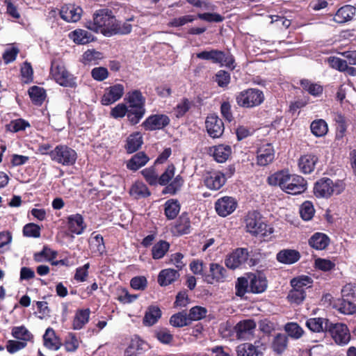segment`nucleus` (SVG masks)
Wrapping results in <instances>:
<instances>
[{
	"mask_svg": "<svg viewBox=\"0 0 356 356\" xmlns=\"http://www.w3.org/2000/svg\"><path fill=\"white\" fill-rule=\"evenodd\" d=\"M268 183L271 186H278L285 193L298 195L307 190V181L301 176L290 174L289 170L278 171L268 177Z\"/></svg>",
	"mask_w": 356,
	"mask_h": 356,
	"instance_id": "nucleus-1",
	"label": "nucleus"
},
{
	"mask_svg": "<svg viewBox=\"0 0 356 356\" xmlns=\"http://www.w3.org/2000/svg\"><path fill=\"white\" fill-rule=\"evenodd\" d=\"M115 22V18L112 11L108 8H103L94 13L93 20L87 22L86 26L94 32L109 37L110 33H108V30L112 29Z\"/></svg>",
	"mask_w": 356,
	"mask_h": 356,
	"instance_id": "nucleus-2",
	"label": "nucleus"
},
{
	"mask_svg": "<svg viewBox=\"0 0 356 356\" xmlns=\"http://www.w3.org/2000/svg\"><path fill=\"white\" fill-rule=\"evenodd\" d=\"M245 224L247 232L255 236H268L273 232V229L264 222L261 214L256 211L248 213Z\"/></svg>",
	"mask_w": 356,
	"mask_h": 356,
	"instance_id": "nucleus-3",
	"label": "nucleus"
},
{
	"mask_svg": "<svg viewBox=\"0 0 356 356\" xmlns=\"http://www.w3.org/2000/svg\"><path fill=\"white\" fill-rule=\"evenodd\" d=\"M127 100L129 121L131 124H136L145 113V98L139 90H135L128 93Z\"/></svg>",
	"mask_w": 356,
	"mask_h": 356,
	"instance_id": "nucleus-4",
	"label": "nucleus"
},
{
	"mask_svg": "<svg viewBox=\"0 0 356 356\" xmlns=\"http://www.w3.org/2000/svg\"><path fill=\"white\" fill-rule=\"evenodd\" d=\"M312 280L308 276L293 278L291 281L292 289L289 291L287 298L291 302L300 304L306 297L305 290L312 286Z\"/></svg>",
	"mask_w": 356,
	"mask_h": 356,
	"instance_id": "nucleus-5",
	"label": "nucleus"
},
{
	"mask_svg": "<svg viewBox=\"0 0 356 356\" xmlns=\"http://www.w3.org/2000/svg\"><path fill=\"white\" fill-rule=\"evenodd\" d=\"M197 58L205 60H211L212 63L219 64L221 67H226L230 70L235 68V60L230 54H226L218 49L203 51L196 54Z\"/></svg>",
	"mask_w": 356,
	"mask_h": 356,
	"instance_id": "nucleus-6",
	"label": "nucleus"
},
{
	"mask_svg": "<svg viewBox=\"0 0 356 356\" xmlns=\"http://www.w3.org/2000/svg\"><path fill=\"white\" fill-rule=\"evenodd\" d=\"M50 74L60 86L67 88L76 86V78L70 74L61 63L54 61L51 63Z\"/></svg>",
	"mask_w": 356,
	"mask_h": 356,
	"instance_id": "nucleus-7",
	"label": "nucleus"
},
{
	"mask_svg": "<svg viewBox=\"0 0 356 356\" xmlns=\"http://www.w3.org/2000/svg\"><path fill=\"white\" fill-rule=\"evenodd\" d=\"M343 190V184L341 181L334 183L332 179L323 177L315 184L314 194L318 197H329L333 194H339Z\"/></svg>",
	"mask_w": 356,
	"mask_h": 356,
	"instance_id": "nucleus-8",
	"label": "nucleus"
},
{
	"mask_svg": "<svg viewBox=\"0 0 356 356\" xmlns=\"http://www.w3.org/2000/svg\"><path fill=\"white\" fill-rule=\"evenodd\" d=\"M49 154L53 161L65 166L74 164L77 158L75 150L63 145H57Z\"/></svg>",
	"mask_w": 356,
	"mask_h": 356,
	"instance_id": "nucleus-9",
	"label": "nucleus"
},
{
	"mask_svg": "<svg viewBox=\"0 0 356 356\" xmlns=\"http://www.w3.org/2000/svg\"><path fill=\"white\" fill-rule=\"evenodd\" d=\"M236 102L242 107L252 108L260 105L264 100L262 91L257 88L244 90L236 95Z\"/></svg>",
	"mask_w": 356,
	"mask_h": 356,
	"instance_id": "nucleus-10",
	"label": "nucleus"
},
{
	"mask_svg": "<svg viewBox=\"0 0 356 356\" xmlns=\"http://www.w3.org/2000/svg\"><path fill=\"white\" fill-rule=\"evenodd\" d=\"M327 332L331 334L334 341L339 345L347 344L350 339V334L348 327L343 323L328 324Z\"/></svg>",
	"mask_w": 356,
	"mask_h": 356,
	"instance_id": "nucleus-11",
	"label": "nucleus"
},
{
	"mask_svg": "<svg viewBox=\"0 0 356 356\" xmlns=\"http://www.w3.org/2000/svg\"><path fill=\"white\" fill-rule=\"evenodd\" d=\"M227 277V270L222 266L217 263H211L209 272L205 275L204 280L208 284H213L225 282Z\"/></svg>",
	"mask_w": 356,
	"mask_h": 356,
	"instance_id": "nucleus-12",
	"label": "nucleus"
},
{
	"mask_svg": "<svg viewBox=\"0 0 356 356\" xmlns=\"http://www.w3.org/2000/svg\"><path fill=\"white\" fill-rule=\"evenodd\" d=\"M248 251L246 248H237L225 259V265L228 268L236 269L244 265L248 259Z\"/></svg>",
	"mask_w": 356,
	"mask_h": 356,
	"instance_id": "nucleus-13",
	"label": "nucleus"
},
{
	"mask_svg": "<svg viewBox=\"0 0 356 356\" xmlns=\"http://www.w3.org/2000/svg\"><path fill=\"white\" fill-rule=\"evenodd\" d=\"M236 207V200L234 197L228 196L218 199L215 203L216 211L222 217H225L233 213Z\"/></svg>",
	"mask_w": 356,
	"mask_h": 356,
	"instance_id": "nucleus-14",
	"label": "nucleus"
},
{
	"mask_svg": "<svg viewBox=\"0 0 356 356\" xmlns=\"http://www.w3.org/2000/svg\"><path fill=\"white\" fill-rule=\"evenodd\" d=\"M205 124L207 133L211 137L219 138L223 134L224 124L216 115L211 114L207 116Z\"/></svg>",
	"mask_w": 356,
	"mask_h": 356,
	"instance_id": "nucleus-15",
	"label": "nucleus"
},
{
	"mask_svg": "<svg viewBox=\"0 0 356 356\" xmlns=\"http://www.w3.org/2000/svg\"><path fill=\"white\" fill-rule=\"evenodd\" d=\"M82 13V8L74 4H65L60 10V17L70 23L78 22L81 19Z\"/></svg>",
	"mask_w": 356,
	"mask_h": 356,
	"instance_id": "nucleus-16",
	"label": "nucleus"
},
{
	"mask_svg": "<svg viewBox=\"0 0 356 356\" xmlns=\"http://www.w3.org/2000/svg\"><path fill=\"white\" fill-rule=\"evenodd\" d=\"M255 327L256 323L252 319H246L239 321L235 327L238 339L243 340L250 339L253 336Z\"/></svg>",
	"mask_w": 356,
	"mask_h": 356,
	"instance_id": "nucleus-17",
	"label": "nucleus"
},
{
	"mask_svg": "<svg viewBox=\"0 0 356 356\" xmlns=\"http://www.w3.org/2000/svg\"><path fill=\"white\" fill-rule=\"evenodd\" d=\"M275 158V150L270 143H265L259 147L257 151V164L266 166L273 162Z\"/></svg>",
	"mask_w": 356,
	"mask_h": 356,
	"instance_id": "nucleus-18",
	"label": "nucleus"
},
{
	"mask_svg": "<svg viewBox=\"0 0 356 356\" xmlns=\"http://www.w3.org/2000/svg\"><path fill=\"white\" fill-rule=\"evenodd\" d=\"M170 118L166 115L157 114L148 117L143 122V126L146 130L161 129L168 125Z\"/></svg>",
	"mask_w": 356,
	"mask_h": 356,
	"instance_id": "nucleus-19",
	"label": "nucleus"
},
{
	"mask_svg": "<svg viewBox=\"0 0 356 356\" xmlns=\"http://www.w3.org/2000/svg\"><path fill=\"white\" fill-rule=\"evenodd\" d=\"M124 86L118 83L107 88L102 97V103L104 105H110L119 100L123 95Z\"/></svg>",
	"mask_w": 356,
	"mask_h": 356,
	"instance_id": "nucleus-20",
	"label": "nucleus"
},
{
	"mask_svg": "<svg viewBox=\"0 0 356 356\" xmlns=\"http://www.w3.org/2000/svg\"><path fill=\"white\" fill-rule=\"evenodd\" d=\"M226 181L225 176L220 171H214L208 173L204 179L205 186L211 189L217 191L220 189Z\"/></svg>",
	"mask_w": 356,
	"mask_h": 356,
	"instance_id": "nucleus-21",
	"label": "nucleus"
},
{
	"mask_svg": "<svg viewBox=\"0 0 356 356\" xmlns=\"http://www.w3.org/2000/svg\"><path fill=\"white\" fill-rule=\"evenodd\" d=\"M318 161V157L313 154H304L298 159L299 169L304 174H310L314 170Z\"/></svg>",
	"mask_w": 356,
	"mask_h": 356,
	"instance_id": "nucleus-22",
	"label": "nucleus"
},
{
	"mask_svg": "<svg viewBox=\"0 0 356 356\" xmlns=\"http://www.w3.org/2000/svg\"><path fill=\"white\" fill-rule=\"evenodd\" d=\"M191 221L188 214L183 213L172 227V232L177 235L187 234L191 232Z\"/></svg>",
	"mask_w": 356,
	"mask_h": 356,
	"instance_id": "nucleus-23",
	"label": "nucleus"
},
{
	"mask_svg": "<svg viewBox=\"0 0 356 356\" xmlns=\"http://www.w3.org/2000/svg\"><path fill=\"white\" fill-rule=\"evenodd\" d=\"M259 341H255L254 345L249 343H244L236 347L238 356H261L262 352L259 348Z\"/></svg>",
	"mask_w": 356,
	"mask_h": 356,
	"instance_id": "nucleus-24",
	"label": "nucleus"
},
{
	"mask_svg": "<svg viewBox=\"0 0 356 356\" xmlns=\"http://www.w3.org/2000/svg\"><path fill=\"white\" fill-rule=\"evenodd\" d=\"M210 153L218 163L225 162L232 154V147L227 145H219L210 149Z\"/></svg>",
	"mask_w": 356,
	"mask_h": 356,
	"instance_id": "nucleus-25",
	"label": "nucleus"
},
{
	"mask_svg": "<svg viewBox=\"0 0 356 356\" xmlns=\"http://www.w3.org/2000/svg\"><path fill=\"white\" fill-rule=\"evenodd\" d=\"M67 226L69 230L76 234H81L86 228L83 218L81 214L76 213L67 217Z\"/></svg>",
	"mask_w": 356,
	"mask_h": 356,
	"instance_id": "nucleus-26",
	"label": "nucleus"
},
{
	"mask_svg": "<svg viewBox=\"0 0 356 356\" xmlns=\"http://www.w3.org/2000/svg\"><path fill=\"white\" fill-rule=\"evenodd\" d=\"M355 8L353 6H344L337 10L333 20L339 24L345 23L353 19L355 15Z\"/></svg>",
	"mask_w": 356,
	"mask_h": 356,
	"instance_id": "nucleus-27",
	"label": "nucleus"
},
{
	"mask_svg": "<svg viewBox=\"0 0 356 356\" xmlns=\"http://www.w3.org/2000/svg\"><path fill=\"white\" fill-rule=\"evenodd\" d=\"M277 259L279 262L286 264H292L298 261L300 255L298 251L291 249L280 250L277 254Z\"/></svg>",
	"mask_w": 356,
	"mask_h": 356,
	"instance_id": "nucleus-28",
	"label": "nucleus"
},
{
	"mask_svg": "<svg viewBox=\"0 0 356 356\" xmlns=\"http://www.w3.org/2000/svg\"><path fill=\"white\" fill-rule=\"evenodd\" d=\"M329 243V237L325 234L321 232L314 233L309 239V245L318 250L325 249Z\"/></svg>",
	"mask_w": 356,
	"mask_h": 356,
	"instance_id": "nucleus-29",
	"label": "nucleus"
},
{
	"mask_svg": "<svg viewBox=\"0 0 356 356\" xmlns=\"http://www.w3.org/2000/svg\"><path fill=\"white\" fill-rule=\"evenodd\" d=\"M179 277V273L177 270L166 268L159 273L158 283L162 286H168L177 280Z\"/></svg>",
	"mask_w": 356,
	"mask_h": 356,
	"instance_id": "nucleus-30",
	"label": "nucleus"
},
{
	"mask_svg": "<svg viewBox=\"0 0 356 356\" xmlns=\"http://www.w3.org/2000/svg\"><path fill=\"white\" fill-rule=\"evenodd\" d=\"M267 288V280L261 275H252L250 277V292L261 293Z\"/></svg>",
	"mask_w": 356,
	"mask_h": 356,
	"instance_id": "nucleus-31",
	"label": "nucleus"
},
{
	"mask_svg": "<svg viewBox=\"0 0 356 356\" xmlns=\"http://www.w3.org/2000/svg\"><path fill=\"white\" fill-rule=\"evenodd\" d=\"M330 321L323 318H312L307 321V327L312 332H327Z\"/></svg>",
	"mask_w": 356,
	"mask_h": 356,
	"instance_id": "nucleus-32",
	"label": "nucleus"
},
{
	"mask_svg": "<svg viewBox=\"0 0 356 356\" xmlns=\"http://www.w3.org/2000/svg\"><path fill=\"white\" fill-rule=\"evenodd\" d=\"M69 37L77 44H86L93 40V35L88 31L76 29L69 34Z\"/></svg>",
	"mask_w": 356,
	"mask_h": 356,
	"instance_id": "nucleus-33",
	"label": "nucleus"
},
{
	"mask_svg": "<svg viewBox=\"0 0 356 356\" xmlns=\"http://www.w3.org/2000/svg\"><path fill=\"white\" fill-rule=\"evenodd\" d=\"M161 316V311L157 306H149L143 318V324L146 326L154 325Z\"/></svg>",
	"mask_w": 356,
	"mask_h": 356,
	"instance_id": "nucleus-34",
	"label": "nucleus"
},
{
	"mask_svg": "<svg viewBox=\"0 0 356 356\" xmlns=\"http://www.w3.org/2000/svg\"><path fill=\"white\" fill-rule=\"evenodd\" d=\"M143 136L140 132L131 134L127 139L125 149L129 154L136 152L143 145Z\"/></svg>",
	"mask_w": 356,
	"mask_h": 356,
	"instance_id": "nucleus-35",
	"label": "nucleus"
},
{
	"mask_svg": "<svg viewBox=\"0 0 356 356\" xmlns=\"http://www.w3.org/2000/svg\"><path fill=\"white\" fill-rule=\"evenodd\" d=\"M149 161L148 156L143 152L134 155L127 163V167L131 170L136 171L144 166Z\"/></svg>",
	"mask_w": 356,
	"mask_h": 356,
	"instance_id": "nucleus-36",
	"label": "nucleus"
},
{
	"mask_svg": "<svg viewBox=\"0 0 356 356\" xmlns=\"http://www.w3.org/2000/svg\"><path fill=\"white\" fill-rule=\"evenodd\" d=\"M146 343L138 337L131 339L130 343L125 350L126 356H136L138 353L146 348Z\"/></svg>",
	"mask_w": 356,
	"mask_h": 356,
	"instance_id": "nucleus-37",
	"label": "nucleus"
},
{
	"mask_svg": "<svg viewBox=\"0 0 356 356\" xmlns=\"http://www.w3.org/2000/svg\"><path fill=\"white\" fill-rule=\"evenodd\" d=\"M310 129L316 137H323L327 134L328 126L324 120L318 119L314 120L311 123Z\"/></svg>",
	"mask_w": 356,
	"mask_h": 356,
	"instance_id": "nucleus-38",
	"label": "nucleus"
},
{
	"mask_svg": "<svg viewBox=\"0 0 356 356\" xmlns=\"http://www.w3.org/2000/svg\"><path fill=\"white\" fill-rule=\"evenodd\" d=\"M170 243L165 241L160 240L155 243L152 249V255L154 259H160L163 258L168 252Z\"/></svg>",
	"mask_w": 356,
	"mask_h": 356,
	"instance_id": "nucleus-39",
	"label": "nucleus"
},
{
	"mask_svg": "<svg viewBox=\"0 0 356 356\" xmlns=\"http://www.w3.org/2000/svg\"><path fill=\"white\" fill-rule=\"evenodd\" d=\"M90 309L79 310L73 321V328L74 330H81L88 322L90 316Z\"/></svg>",
	"mask_w": 356,
	"mask_h": 356,
	"instance_id": "nucleus-40",
	"label": "nucleus"
},
{
	"mask_svg": "<svg viewBox=\"0 0 356 356\" xmlns=\"http://www.w3.org/2000/svg\"><path fill=\"white\" fill-rule=\"evenodd\" d=\"M44 345L49 349L58 350L59 344L54 330L48 327L43 335Z\"/></svg>",
	"mask_w": 356,
	"mask_h": 356,
	"instance_id": "nucleus-41",
	"label": "nucleus"
},
{
	"mask_svg": "<svg viewBox=\"0 0 356 356\" xmlns=\"http://www.w3.org/2000/svg\"><path fill=\"white\" fill-rule=\"evenodd\" d=\"M165 215L169 220L175 219L180 211V204L177 200H169L164 204Z\"/></svg>",
	"mask_w": 356,
	"mask_h": 356,
	"instance_id": "nucleus-42",
	"label": "nucleus"
},
{
	"mask_svg": "<svg viewBox=\"0 0 356 356\" xmlns=\"http://www.w3.org/2000/svg\"><path fill=\"white\" fill-rule=\"evenodd\" d=\"M131 29L132 26L127 21L117 22L115 19L112 29L110 31L108 30V33H110V36L116 34L125 35L129 33L131 31Z\"/></svg>",
	"mask_w": 356,
	"mask_h": 356,
	"instance_id": "nucleus-43",
	"label": "nucleus"
},
{
	"mask_svg": "<svg viewBox=\"0 0 356 356\" xmlns=\"http://www.w3.org/2000/svg\"><path fill=\"white\" fill-rule=\"evenodd\" d=\"M336 307L343 314H353L356 312L355 302L343 298L337 303Z\"/></svg>",
	"mask_w": 356,
	"mask_h": 356,
	"instance_id": "nucleus-44",
	"label": "nucleus"
},
{
	"mask_svg": "<svg viewBox=\"0 0 356 356\" xmlns=\"http://www.w3.org/2000/svg\"><path fill=\"white\" fill-rule=\"evenodd\" d=\"M130 194L136 199L147 197L150 195L147 186L140 181H137L131 186Z\"/></svg>",
	"mask_w": 356,
	"mask_h": 356,
	"instance_id": "nucleus-45",
	"label": "nucleus"
},
{
	"mask_svg": "<svg viewBox=\"0 0 356 356\" xmlns=\"http://www.w3.org/2000/svg\"><path fill=\"white\" fill-rule=\"evenodd\" d=\"M288 337L284 334H277L273 339L272 348L278 354L282 353L286 348Z\"/></svg>",
	"mask_w": 356,
	"mask_h": 356,
	"instance_id": "nucleus-46",
	"label": "nucleus"
},
{
	"mask_svg": "<svg viewBox=\"0 0 356 356\" xmlns=\"http://www.w3.org/2000/svg\"><path fill=\"white\" fill-rule=\"evenodd\" d=\"M300 86L302 89L313 96H318L323 92V87L316 83H312L308 79H302Z\"/></svg>",
	"mask_w": 356,
	"mask_h": 356,
	"instance_id": "nucleus-47",
	"label": "nucleus"
},
{
	"mask_svg": "<svg viewBox=\"0 0 356 356\" xmlns=\"http://www.w3.org/2000/svg\"><path fill=\"white\" fill-rule=\"evenodd\" d=\"M29 95L32 102L37 105H41L46 97L45 90L38 86L31 87L29 90Z\"/></svg>",
	"mask_w": 356,
	"mask_h": 356,
	"instance_id": "nucleus-48",
	"label": "nucleus"
},
{
	"mask_svg": "<svg viewBox=\"0 0 356 356\" xmlns=\"http://www.w3.org/2000/svg\"><path fill=\"white\" fill-rule=\"evenodd\" d=\"M189 321L188 316L184 312L172 315L170 319V325L176 327L186 326L189 323Z\"/></svg>",
	"mask_w": 356,
	"mask_h": 356,
	"instance_id": "nucleus-49",
	"label": "nucleus"
},
{
	"mask_svg": "<svg viewBox=\"0 0 356 356\" xmlns=\"http://www.w3.org/2000/svg\"><path fill=\"white\" fill-rule=\"evenodd\" d=\"M12 335L17 339L26 342L32 339L33 335L24 326L14 327L12 329Z\"/></svg>",
	"mask_w": 356,
	"mask_h": 356,
	"instance_id": "nucleus-50",
	"label": "nucleus"
},
{
	"mask_svg": "<svg viewBox=\"0 0 356 356\" xmlns=\"http://www.w3.org/2000/svg\"><path fill=\"white\" fill-rule=\"evenodd\" d=\"M57 252L49 248L44 246L42 250L34 254V259L37 262H42L44 260L51 261L56 258Z\"/></svg>",
	"mask_w": 356,
	"mask_h": 356,
	"instance_id": "nucleus-51",
	"label": "nucleus"
},
{
	"mask_svg": "<svg viewBox=\"0 0 356 356\" xmlns=\"http://www.w3.org/2000/svg\"><path fill=\"white\" fill-rule=\"evenodd\" d=\"M235 289L236 295L238 297H243L247 292L250 291V282L245 277H238L236 282Z\"/></svg>",
	"mask_w": 356,
	"mask_h": 356,
	"instance_id": "nucleus-52",
	"label": "nucleus"
},
{
	"mask_svg": "<svg viewBox=\"0 0 356 356\" xmlns=\"http://www.w3.org/2000/svg\"><path fill=\"white\" fill-rule=\"evenodd\" d=\"M314 209L312 202H305L300 208V214L304 220H311L314 214Z\"/></svg>",
	"mask_w": 356,
	"mask_h": 356,
	"instance_id": "nucleus-53",
	"label": "nucleus"
},
{
	"mask_svg": "<svg viewBox=\"0 0 356 356\" xmlns=\"http://www.w3.org/2000/svg\"><path fill=\"white\" fill-rule=\"evenodd\" d=\"M341 296L346 300L356 302V284L349 283L341 289Z\"/></svg>",
	"mask_w": 356,
	"mask_h": 356,
	"instance_id": "nucleus-54",
	"label": "nucleus"
},
{
	"mask_svg": "<svg viewBox=\"0 0 356 356\" xmlns=\"http://www.w3.org/2000/svg\"><path fill=\"white\" fill-rule=\"evenodd\" d=\"M183 183V179L179 175H178L172 181L170 184H168L164 188L163 193L175 195L178 191L180 190Z\"/></svg>",
	"mask_w": 356,
	"mask_h": 356,
	"instance_id": "nucleus-55",
	"label": "nucleus"
},
{
	"mask_svg": "<svg viewBox=\"0 0 356 356\" xmlns=\"http://www.w3.org/2000/svg\"><path fill=\"white\" fill-rule=\"evenodd\" d=\"M285 331L289 336L294 339L300 338L303 334L302 329L296 323H288L285 325Z\"/></svg>",
	"mask_w": 356,
	"mask_h": 356,
	"instance_id": "nucleus-56",
	"label": "nucleus"
},
{
	"mask_svg": "<svg viewBox=\"0 0 356 356\" xmlns=\"http://www.w3.org/2000/svg\"><path fill=\"white\" fill-rule=\"evenodd\" d=\"M207 310L206 308L200 306H195L190 309L188 318L190 321H199L206 316Z\"/></svg>",
	"mask_w": 356,
	"mask_h": 356,
	"instance_id": "nucleus-57",
	"label": "nucleus"
},
{
	"mask_svg": "<svg viewBox=\"0 0 356 356\" xmlns=\"http://www.w3.org/2000/svg\"><path fill=\"white\" fill-rule=\"evenodd\" d=\"M28 127H29V122L22 119L13 120L6 126L7 130L11 132L22 131Z\"/></svg>",
	"mask_w": 356,
	"mask_h": 356,
	"instance_id": "nucleus-58",
	"label": "nucleus"
},
{
	"mask_svg": "<svg viewBox=\"0 0 356 356\" xmlns=\"http://www.w3.org/2000/svg\"><path fill=\"white\" fill-rule=\"evenodd\" d=\"M23 234L27 237L38 238L40 236V227L35 223L26 224L23 228Z\"/></svg>",
	"mask_w": 356,
	"mask_h": 356,
	"instance_id": "nucleus-59",
	"label": "nucleus"
},
{
	"mask_svg": "<svg viewBox=\"0 0 356 356\" xmlns=\"http://www.w3.org/2000/svg\"><path fill=\"white\" fill-rule=\"evenodd\" d=\"M19 52V49L18 47L12 45L9 47H7L3 54V59L5 63L8 64L13 62Z\"/></svg>",
	"mask_w": 356,
	"mask_h": 356,
	"instance_id": "nucleus-60",
	"label": "nucleus"
},
{
	"mask_svg": "<svg viewBox=\"0 0 356 356\" xmlns=\"http://www.w3.org/2000/svg\"><path fill=\"white\" fill-rule=\"evenodd\" d=\"M141 173L145 177V180L150 185H156L158 184L159 177L154 167L145 168L141 171Z\"/></svg>",
	"mask_w": 356,
	"mask_h": 356,
	"instance_id": "nucleus-61",
	"label": "nucleus"
},
{
	"mask_svg": "<svg viewBox=\"0 0 356 356\" xmlns=\"http://www.w3.org/2000/svg\"><path fill=\"white\" fill-rule=\"evenodd\" d=\"M330 66L340 72H345L347 69V61L338 57L331 56L327 59Z\"/></svg>",
	"mask_w": 356,
	"mask_h": 356,
	"instance_id": "nucleus-62",
	"label": "nucleus"
},
{
	"mask_svg": "<svg viewBox=\"0 0 356 356\" xmlns=\"http://www.w3.org/2000/svg\"><path fill=\"white\" fill-rule=\"evenodd\" d=\"M126 115L129 119V108L123 104H118L111 111V115L115 119L122 118Z\"/></svg>",
	"mask_w": 356,
	"mask_h": 356,
	"instance_id": "nucleus-63",
	"label": "nucleus"
},
{
	"mask_svg": "<svg viewBox=\"0 0 356 356\" xmlns=\"http://www.w3.org/2000/svg\"><path fill=\"white\" fill-rule=\"evenodd\" d=\"M157 339L164 344H169L173 339V335L166 328H161L156 331Z\"/></svg>",
	"mask_w": 356,
	"mask_h": 356,
	"instance_id": "nucleus-64",
	"label": "nucleus"
}]
</instances>
